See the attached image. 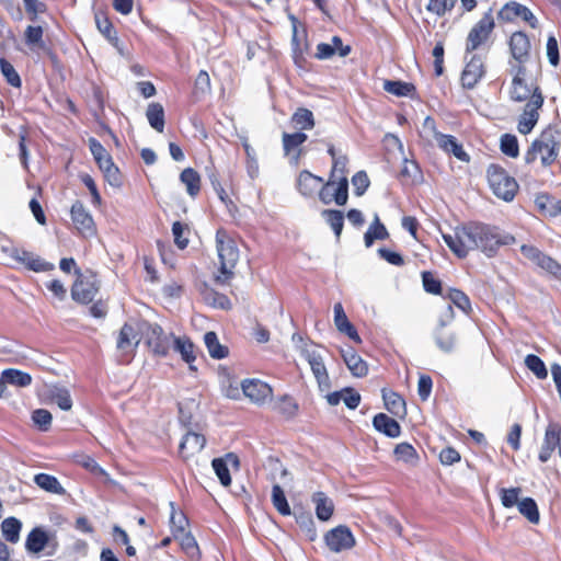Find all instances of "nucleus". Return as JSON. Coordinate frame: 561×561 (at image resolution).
Wrapping results in <instances>:
<instances>
[{"instance_id": "obj_51", "label": "nucleus", "mask_w": 561, "mask_h": 561, "mask_svg": "<svg viewBox=\"0 0 561 561\" xmlns=\"http://www.w3.org/2000/svg\"><path fill=\"white\" fill-rule=\"evenodd\" d=\"M190 229L187 225H183L180 221H175L172 225V233L174 237V243L179 249H185L188 244V238L185 234H188Z\"/></svg>"}, {"instance_id": "obj_17", "label": "nucleus", "mask_w": 561, "mask_h": 561, "mask_svg": "<svg viewBox=\"0 0 561 561\" xmlns=\"http://www.w3.org/2000/svg\"><path fill=\"white\" fill-rule=\"evenodd\" d=\"M513 58L519 64H526L530 57V39L522 31L514 32L508 42Z\"/></svg>"}, {"instance_id": "obj_11", "label": "nucleus", "mask_w": 561, "mask_h": 561, "mask_svg": "<svg viewBox=\"0 0 561 561\" xmlns=\"http://www.w3.org/2000/svg\"><path fill=\"white\" fill-rule=\"evenodd\" d=\"M520 251L525 257L535 263L538 267L554 277H561V265L552 257L546 255L533 245H522Z\"/></svg>"}, {"instance_id": "obj_28", "label": "nucleus", "mask_w": 561, "mask_h": 561, "mask_svg": "<svg viewBox=\"0 0 561 561\" xmlns=\"http://www.w3.org/2000/svg\"><path fill=\"white\" fill-rule=\"evenodd\" d=\"M312 502L316 505V515L322 520H329L334 512L333 501L324 492H316L312 495Z\"/></svg>"}, {"instance_id": "obj_56", "label": "nucleus", "mask_w": 561, "mask_h": 561, "mask_svg": "<svg viewBox=\"0 0 561 561\" xmlns=\"http://www.w3.org/2000/svg\"><path fill=\"white\" fill-rule=\"evenodd\" d=\"M456 3V0H430L426 9L427 11L442 16L447 11H450Z\"/></svg>"}, {"instance_id": "obj_2", "label": "nucleus", "mask_w": 561, "mask_h": 561, "mask_svg": "<svg viewBox=\"0 0 561 561\" xmlns=\"http://www.w3.org/2000/svg\"><path fill=\"white\" fill-rule=\"evenodd\" d=\"M561 147V133L558 128L548 126L540 136L533 141L525 153V162L533 163L537 154H540L541 163L545 167L551 165L558 158Z\"/></svg>"}, {"instance_id": "obj_14", "label": "nucleus", "mask_w": 561, "mask_h": 561, "mask_svg": "<svg viewBox=\"0 0 561 561\" xmlns=\"http://www.w3.org/2000/svg\"><path fill=\"white\" fill-rule=\"evenodd\" d=\"M557 447L559 456L561 457V425L550 423L545 432L543 443L538 456L539 460L547 462Z\"/></svg>"}, {"instance_id": "obj_50", "label": "nucleus", "mask_w": 561, "mask_h": 561, "mask_svg": "<svg viewBox=\"0 0 561 561\" xmlns=\"http://www.w3.org/2000/svg\"><path fill=\"white\" fill-rule=\"evenodd\" d=\"M51 400L64 411H69L72 408V399L66 388H55L51 391Z\"/></svg>"}, {"instance_id": "obj_27", "label": "nucleus", "mask_w": 561, "mask_h": 561, "mask_svg": "<svg viewBox=\"0 0 561 561\" xmlns=\"http://www.w3.org/2000/svg\"><path fill=\"white\" fill-rule=\"evenodd\" d=\"M342 357L353 376L360 378L367 375L366 362L352 347L343 350Z\"/></svg>"}, {"instance_id": "obj_13", "label": "nucleus", "mask_w": 561, "mask_h": 561, "mask_svg": "<svg viewBox=\"0 0 561 561\" xmlns=\"http://www.w3.org/2000/svg\"><path fill=\"white\" fill-rule=\"evenodd\" d=\"M485 75L484 58L472 55L461 73V83L466 89H473Z\"/></svg>"}, {"instance_id": "obj_15", "label": "nucleus", "mask_w": 561, "mask_h": 561, "mask_svg": "<svg viewBox=\"0 0 561 561\" xmlns=\"http://www.w3.org/2000/svg\"><path fill=\"white\" fill-rule=\"evenodd\" d=\"M242 391L251 402L255 404H263L272 397V388L259 379H245L241 383Z\"/></svg>"}, {"instance_id": "obj_58", "label": "nucleus", "mask_w": 561, "mask_h": 561, "mask_svg": "<svg viewBox=\"0 0 561 561\" xmlns=\"http://www.w3.org/2000/svg\"><path fill=\"white\" fill-rule=\"evenodd\" d=\"M170 506L172 508L170 522L174 531V535L176 534H183L185 531V528L187 526V518L182 512H175L174 504L171 502Z\"/></svg>"}, {"instance_id": "obj_55", "label": "nucleus", "mask_w": 561, "mask_h": 561, "mask_svg": "<svg viewBox=\"0 0 561 561\" xmlns=\"http://www.w3.org/2000/svg\"><path fill=\"white\" fill-rule=\"evenodd\" d=\"M435 341L437 346L446 353H449L454 350L456 339L455 335L450 332H444L442 330H437L435 333Z\"/></svg>"}, {"instance_id": "obj_41", "label": "nucleus", "mask_w": 561, "mask_h": 561, "mask_svg": "<svg viewBox=\"0 0 561 561\" xmlns=\"http://www.w3.org/2000/svg\"><path fill=\"white\" fill-rule=\"evenodd\" d=\"M321 215L334 231L335 237L339 239L344 226L343 213L336 209H324L322 210Z\"/></svg>"}, {"instance_id": "obj_47", "label": "nucleus", "mask_w": 561, "mask_h": 561, "mask_svg": "<svg viewBox=\"0 0 561 561\" xmlns=\"http://www.w3.org/2000/svg\"><path fill=\"white\" fill-rule=\"evenodd\" d=\"M307 140V135L297 131L294 134L284 133L283 134V148L285 154H289L291 151L297 149L300 145H302Z\"/></svg>"}, {"instance_id": "obj_9", "label": "nucleus", "mask_w": 561, "mask_h": 561, "mask_svg": "<svg viewBox=\"0 0 561 561\" xmlns=\"http://www.w3.org/2000/svg\"><path fill=\"white\" fill-rule=\"evenodd\" d=\"M324 541L332 552H341L352 549L356 541L347 526L340 525L324 535Z\"/></svg>"}, {"instance_id": "obj_16", "label": "nucleus", "mask_w": 561, "mask_h": 561, "mask_svg": "<svg viewBox=\"0 0 561 561\" xmlns=\"http://www.w3.org/2000/svg\"><path fill=\"white\" fill-rule=\"evenodd\" d=\"M206 445L204 435L188 431L182 438L179 446V455L184 461H188L199 454Z\"/></svg>"}, {"instance_id": "obj_7", "label": "nucleus", "mask_w": 561, "mask_h": 561, "mask_svg": "<svg viewBox=\"0 0 561 561\" xmlns=\"http://www.w3.org/2000/svg\"><path fill=\"white\" fill-rule=\"evenodd\" d=\"M317 195L324 205L335 202L336 205L344 206L348 199L347 176L339 178L337 180L329 179L327 183L322 181Z\"/></svg>"}, {"instance_id": "obj_23", "label": "nucleus", "mask_w": 561, "mask_h": 561, "mask_svg": "<svg viewBox=\"0 0 561 561\" xmlns=\"http://www.w3.org/2000/svg\"><path fill=\"white\" fill-rule=\"evenodd\" d=\"M435 138L439 148L445 152L453 153L460 161L469 162V154L463 150L462 146L457 141L456 137L437 133Z\"/></svg>"}, {"instance_id": "obj_10", "label": "nucleus", "mask_w": 561, "mask_h": 561, "mask_svg": "<svg viewBox=\"0 0 561 561\" xmlns=\"http://www.w3.org/2000/svg\"><path fill=\"white\" fill-rule=\"evenodd\" d=\"M99 291V282L94 275H80L71 288L72 299L80 304L91 302Z\"/></svg>"}, {"instance_id": "obj_52", "label": "nucleus", "mask_w": 561, "mask_h": 561, "mask_svg": "<svg viewBox=\"0 0 561 561\" xmlns=\"http://www.w3.org/2000/svg\"><path fill=\"white\" fill-rule=\"evenodd\" d=\"M0 69L8 83L14 88L21 87V78L11 62L4 58L0 59Z\"/></svg>"}, {"instance_id": "obj_53", "label": "nucleus", "mask_w": 561, "mask_h": 561, "mask_svg": "<svg viewBox=\"0 0 561 561\" xmlns=\"http://www.w3.org/2000/svg\"><path fill=\"white\" fill-rule=\"evenodd\" d=\"M394 456L397 460L413 462L417 458L415 448L409 443H400L396 446Z\"/></svg>"}, {"instance_id": "obj_36", "label": "nucleus", "mask_w": 561, "mask_h": 561, "mask_svg": "<svg viewBox=\"0 0 561 561\" xmlns=\"http://www.w3.org/2000/svg\"><path fill=\"white\" fill-rule=\"evenodd\" d=\"M204 342L208 350L209 355L213 358L221 359V358L227 357L228 347L219 343V340L215 332H213V331L207 332L204 335Z\"/></svg>"}, {"instance_id": "obj_37", "label": "nucleus", "mask_w": 561, "mask_h": 561, "mask_svg": "<svg viewBox=\"0 0 561 561\" xmlns=\"http://www.w3.org/2000/svg\"><path fill=\"white\" fill-rule=\"evenodd\" d=\"M291 123L295 128L300 130H307L314 127V116L313 113L306 108L299 107L291 116Z\"/></svg>"}, {"instance_id": "obj_64", "label": "nucleus", "mask_w": 561, "mask_h": 561, "mask_svg": "<svg viewBox=\"0 0 561 561\" xmlns=\"http://www.w3.org/2000/svg\"><path fill=\"white\" fill-rule=\"evenodd\" d=\"M101 171L104 173V178L110 185L119 187L122 185V179L118 168L112 162L103 168Z\"/></svg>"}, {"instance_id": "obj_63", "label": "nucleus", "mask_w": 561, "mask_h": 561, "mask_svg": "<svg viewBox=\"0 0 561 561\" xmlns=\"http://www.w3.org/2000/svg\"><path fill=\"white\" fill-rule=\"evenodd\" d=\"M347 162L348 159L346 156H339L337 158H334L329 179L337 180L339 178L346 176Z\"/></svg>"}, {"instance_id": "obj_6", "label": "nucleus", "mask_w": 561, "mask_h": 561, "mask_svg": "<svg viewBox=\"0 0 561 561\" xmlns=\"http://www.w3.org/2000/svg\"><path fill=\"white\" fill-rule=\"evenodd\" d=\"M495 27L492 9L472 26L466 39V54H471L485 45Z\"/></svg>"}, {"instance_id": "obj_35", "label": "nucleus", "mask_w": 561, "mask_h": 561, "mask_svg": "<svg viewBox=\"0 0 561 561\" xmlns=\"http://www.w3.org/2000/svg\"><path fill=\"white\" fill-rule=\"evenodd\" d=\"M149 125L158 133L164 128V110L160 103H150L146 112Z\"/></svg>"}, {"instance_id": "obj_4", "label": "nucleus", "mask_w": 561, "mask_h": 561, "mask_svg": "<svg viewBox=\"0 0 561 561\" xmlns=\"http://www.w3.org/2000/svg\"><path fill=\"white\" fill-rule=\"evenodd\" d=\"M489 185L495 196L505 202L514 199L518 184L514 178L510 176L506 171L496 164H491L486 171Z\"/></svg>"}, {"instance_id": "obj_1", "label": "nucleus", "mask_w": 561, "mask_h": 561, "mask_svg": "<svg viewBox=\"0 0 561 561\" xmlns=\"http://www.w3.org/2000/svg\"><path fill=\"white\" fill-rule=\"evenodd\" d=\"M450 251L459 259L468 256L470 251L479 250L488 257L496 254L502 245L515 242L510 233H501L499 228L483 222L471 221L455 227L453 233H443Z\"/></svg>"}, {"instance_id": "obj_19", "label": "nucleus", "mask_w": 561, "mask_h": 561, "mask_svg": "<svg viewBox=\"0 0 561 561\" xmlns=\"http://www.w3.org/2000/svg\"><path fill=\"white\" fill-rule=\"evenodd\" d=\"M322 178L314 175L308 170H302L298 174L296 187L304 197L314 198L322 185Z\"/></svg>"}, {"instance_id": "obj_26", "label": "nucleus", "mask_w": 561, "mask_h": 561, "mask_svg": "<svg viewBox=\"0 0 561 561\" xmlns=\"http://www.w3.org/2000/svg\"><path fill=\"white\" fill-rule=\"evenodd\" d=\"M49 534L42 527L33 528L25 540V549L31 553H39L49 543Z\"/></svg>"}, {"instance_id": "obj_45", "label": "nucleus", "mask_w": 561, "mask_h": 561, "mask_svg": "<svg viewBox=\"0 0 561 561\" xmlns=\"http://www.w3.org/2000/svg\"><path fill=\"white\" fill-rule=\"evenodd\" d=\"M272 503L277 512L284 516L291 514L290 506L280 485L275 484L272 489Z\"/></svg>"}, {"instance_id": "obj_44", "label": "nucleus", "mask_w": 561, "mask_h": 561, "mask_svg": "<svg viewBox=\"0 0 561 561\" xmlns=\"http://www.w3.org/2000/svg\"><path fill=\"white\" fill-rule=\"evenodd\" d=\"M518 511L524 515L531 524H538L540 519L538 506L534 499L524 497L518 503Z\"/></svg>"}, {"instance_id": "obj_39", "label": "nucleus", "mask_w": 561, "mask_h": 561, "mask_svg": "<svg viewBox=\"0 0 561 561\" xmlns=\"http://www.w3.org/2000/svg\"><path fill=\"white\" fill-rule=\"evenodd\" d=\"M383 90L397 96H413L415 87L409 82L385 80Z\"/></svg>"}, {"instance_id": "obj_12", "label": "nucleus", "mask_w": 561, "mask_h": 561, "mask_svg": "<svg viewBox=\"0 0 561 561\" xmlns=\"http://www.w3.org/2000/svg\"><path fill=\"white\" fill-rule=\"evenodd\" d=\"M497 16L504 22H512L516 18H520L523 21L527 22L530 27L536 28L538 26V20L534 13L526 5L516 1H511L503 5Z\"/></svg>"}, {"instance_id": "obj_25", "label": "nucleus", "mask_w": 561, "mask_h": 561, "mask_svg": "<svg viewBox=\"0 0 561 561\" xmlns=\"http://www.w3.org/2000/svg\"><path fill=\"white\" fill-rule=\"evenodd\" d=\"M373 425L376 431L391 438L399 437L401 434L400 424L385 413L376 414L373 420Z\"/></svg>"}, {"instance_id": "obj_30", "label": "nucleus", "mask_w": 561, "mask_h": 561, "mask_svg": "<svg viewBox=\"0 0 561 561\" xmlns=\"http://www.w3.org/2000/svg\"><path fill=\"white\" fill-rule=\"evenodd\" d=\"M34 483L46 492L64 495L66 494L65 488L60 484L58 479L47 473H37L34 476Z\"/></svg>"}, {"instance_id": "obj_3", "label": "nucleus", "mask_w": 561, "mask_h": 561, "mask_svg": "<svg viewBox=\"0 0 561 561\" xmlns=\"http://www.w3.org/2000/svg\"><path fill=\"white\" fill-rule=\"evenodd\" d=\"M216 248L220 263V274L216 276V280L220 284H226L234 275L233 268L239 261V250L234 240L222 228L216 232Z\"/></svg>"}, {"instance_id": "obj_48", "label": "nucleus", "mask_w": 561, "mask_h": 561, "mask_svg": "<svg viewBox=\"0 0 561 561\" xmlns=\"http://www.w3.org/2000/svg\"><path fill=\"white\" fill-rule=\"evenodd\" d=\"M501 150L511 158H517L519 154L517 137L512 134H504L501 137Z\"/></svg>"}, {"instance_id": "obj_5", "label": "nucleus", "mask_w": 561, "mask_h": 561, "mask_svg": "<svg viewBox=\"0 0 561 561\" xmlns=\"http://www.w3.org/2000/svg\"><path fill=\"white\" fill-rule=\"evenodd\" d=\"M140 333L145 339V344L154 356L164 357L171 347V334L157 323L144 322L140 325Z\"/></svg>"}, {"instance_id": "obj_40", "label": "nucleus", "mask_w": 561, "mask_h": 561, "mask_svg": "<svg viewBox=\"0 0 561 561\" xmlns=\"http://www.w3.org/2000/svg\"><path fill=\"white\" fill-rule=\"evenodd\" d=\"M22 523L15 517H8L1 523L2 535L7 541L15 543L20 539Z\"/></svg>"}, {"instance_id": "obj_38", "label": "nucleus", "mask_w": 561, "mask_h": 561, "mask_svg": "<svg viewBox=\"0 0 561 561\" xmlns=\"http://www.w3.org/2000/svg\"><path fill=\"white\" fill-rule=\"evenodd\" d=\"M294 516L296 518L297 524L301 528V530L305 533L306 537L313 541L317 538V530L314 526V522L312 518V515L309 512H294Z\"/></svg>"}, {"instance_id": "obj_29", "label": "nucleus", "mask_w": 561, "mask_h": 561, "mask_svg": "<svg viewBox=\"0 0 561 561\" xmlns=\"http://www.w3.org/2000/svg\"><path fill=\"white\" fill-rule=\"evenodd\" d=\"M382 399L386 409L394 416L403 417L407 414L405 401L399 393L382 389Z\"/></svg>"}, {"instance_id": "obj_62", "label": "nucleus", "mask_w": 561, "mask_h": 561, "mask_svg": "<svg viewBox=\"0 0 561 561\" xmlns=\"http://www.w3.org/2000/svg\"><path fill=\"white\" fill-rule=\"evenodd\" d=\"M352 184L354 186V193L357 196H362L369 186V179L365 171H358L352 178Z\"/></svg>"}, {"instance_id": "obj_57", "label": "nucleus", "mask_w": 561, "mask_h": 561, "mask_svg": "<svg viewBox=\"0 0 561 561\" xmlns=\"http://www.w3.org/2000/svg\"><path fill=\"white\" fill-rule=\"evenodd\" d=\"M33 422L39 427L41 431H48L51 424V413L45 409H37L32 413Z\"/></svg>"}, {"instance_id": "obj_34", "label": "nucleus", "mask_w": 561, "mask_h": 561, "mask_svg": "<svg viewBox=\"0 0 561 561\" xmlns=\"http://www.w3.org/2000/svg\"><path fill=\"white\" fill-rule=\"evenodd\" d=\"M1 376L4 386L5 383H10L16 387H27L32 383L31 375L19 369H4Z\"/></svg>"}, {"instance_id": "obj_32", "label": "nucleus", "mask_w": 561, "mask_h": 561, "mask_svg": "<svg viewBox=\"0 0 561 561\" xmlns=\"http://www.w3.org/2000/svg\"><path fill=\"white\" fill-rule=\"evenodd\" d=\"M389 237L386 227L381 224L378 215H375L374 221L364 234L365 245L370 248L375 240H385Z\"/></svg>"}, {"instance_id": "obj_49", "label": "nucleus", "mask_w": 561, "mask_h": 561, "mask_svg": "<svg viewBox=\"0 0 561 561\" xmlns=\"http://www.w3.org/2000/svg\"><path fill=\"white\" fill-rule=\"evenodd\" d=\"M525 365L527 368L533 371L537 378L545 379L548 376V371L545 363L534 354H529L525 358Z\"/></svg>"}, {"instance_id": "obj_43", "label": "nucleus", "mask_w": 561, "mask_h": 561, "mask_svg": "<svg viewBox=\"0 0 561 561\" xmlns=\"http://www.w3.org/2000/svg\"><path fill=\"white\" fill-rule=\"evenodd\" d=\"M89 148L100 169L113 162L110 153L95 138H90Z\"/></svg>"}, {"instance_id": "obj_60", "label": "nucleus", "mask_w": 561, "mask_h": 561, "mask_svg": "<svg viewBox=\"0 0 561 561\" xmlns=\"http://www.w3.org/2000/svg\"><path fill=\"white\" fill-rule=\"evenodd\" d=\"M448 298L451 304L456 305L462 311L467 312L470 309V300L468 296L461 290L450 288L448 290Z\"/></svg>"}, {"instance_id": "obj_46", "label": "nucleus", "mask_w": 561, "mask_h": 561, "mask_svg": "<svg viewBox=\"0 0 561 561\" xmlns=\"http://www.w3.org/2000/svg\"><path fill=\"white\" fill-rule=\"evenodd\" d=\"M204 300L216 308L228 310L231 308V301L224 295L215 291L214 289H206L204 291Z\"/></svg>"}, {"instance_id": "obj_31", "label": "nucleus", "mask_w": 561, "mask_h": 561, "mask_svg": "<svg viewBox=\"0 0 561 561\" xmlns=\"http://www.w3.org/2000/svg\"><path fill=\"white\" fill-rule=\"evenodd\" d=\"M174 350L181 354V357L184 362L190 365L191 370H196V367L193 365L196 356H195V346L194 344L185 337H174Z\"/></svg>"}, {"instance_id": "obj_59", "label": "nucleus", "mask_w": 561, "mask_h": 561, "mask_svg": "<svg viewBox=\"0 0 561 561\" xmlns=\"http://www.w3.org/2000/svg\"><path fill=\"white\" fill-rule=\"evenodd\" d=\"M400 175L407 180H411L412 182H417L422 178L420 168L416 162L410 161L408 159H404L403 161Z\"/></svg>"}, {"instance_id": "obj_54", "label": "nucleus", "mask_w": 561, "mask_h": 561, "mask_svg": "<svg viewBox=\"0 0 561 561\" xmlns=\"http://www.w3.org/2000/svg\"><path fill=\"white\" fill-rule=\"evenodd\" d=\"M519 488L501 489L500 499L504 507L511 508L515 505L518 506L519 500Z\"/></svg>"}, {"instance_id": "obj_21", "label": "nucleus", "mask_w": 561, "mask_h": 561, "mask_svg": "<svg viewBox=\"0 0 561 561\" xmlns=\"http://www.w3.org/2000/svg\"><path fill=\"white\" fill-rule=\"evenodd\" d=\"M229 465L234 468L239 467V458L237 455L230 453L227 454L225 458H215L211 461L213 469L224 486H228L231 483V477L228 468Z\"/></svg>"}, {"instance_id": "obj_22", "label": "nucleus", "mask_w": 561, "mask_h": 561, "mask_svg": "<svg viewBox=\"0 0 561 561\" xmlns=\"http://www.w3.org/2000/svg\"><path fill=\"white\" fill-rule=\"evenodd\" d=\"M139 333L140 329L136 330L131 323L126 322L119 331L117 348L123 352L134 351L140 342Z\"/></svg>"}, {"instance_id": "obj_18", "label": "nucleus", "mask_w": 561, "mask_h": 561, "mask_svg": "<svg viewBox=\"0 0 561 561\" xmlns=\"http://www.w3.org/2000/svg\"><path fill=\"white\" fill-rule=\"evenodd\" d=\"M70 213L71 219L80 233L84 236H92L94 233L93 218L80 201H77L71 206Z\"/></svg>"}, {"instance_id": "obj_33", "label": "nucleus", "mask_w": 561, "mask_h": 561, "mask_svg": "<svg viewBox=\"0 0 561 561\" xmlns=\"http://www.w3.org/2000/svg\"><path fill=\"white\" fill-rule=\"evenodd\" d=\"M180 181L185 185L191 197H195L201 191V176L192 168L184 169L180 174Z\"/></svg>"}, {"instance_id": "obj_20", "label": "nucleus", "mask_w": 561, "mask_h": 561, "mask_svg": "<svg viewBox=\"0 0 561 561\" xmlns=\"http://www.w3.org/2000/svg\"><path fill=\"white\" fill-rule=\"evenodd\" d=\"M305 356L310 365V368L318 381L320 389H329L330 379L322 356L314 351L308 350L305 351Z\"/></svg>"}, {"instance_id": "obj_8", "label": "nucleus", "mask_w": 561, "mask_h": 561, "mask_svg": "<svg viewBox=\"0 0 561 561\" xmlns=\"http://www.w3.org/2000/svg\"><path fill=\"white\" fill-rule=\"evenodd\" d=\"M543 105L542 93L536 92V94L526 103L523 114L518 119L517 129L520 134H529L539 118V110Z\"/></svg>"}, {"instance_id": "obj_42", "label": "nucleus", "mask_w": 561, "mask_h": 561, "mask_svg": "<svg viewBox=\"0 0 561 561\" xmlns=\"http://www.w3.org/2000/svg\"><path fill=\"white\" fill-rule=\"evenodd\" d=\"M273 410L289 419L296 414L298 404L291 397L282 396L274 402Z\"/></svg>"}, {"instance_id": "obj_61", "label": "nucleus", "mask_w": 561, "mask_h": 561, "mask_svg": "<svg viewBox=\"0 0 561 561\" xmlns=\"http://www.w3.org/2000/svg\"><path fill=\"white\" fill-rule=\"evenodd\" d=\"M43 28L41 26H27L25 30V42L27 45L43 47Z\"/></svg>"}, {"instance_id": "obj_24", "label": "nucleus", "mask_w": 561, "mask_h": 561, "mask_svg": "<svg viewBox=\"0 0 561 561\" xmlns=\"http://www.w3.org/2000/svg\"><path fill=\"white\" fill-rule=\"evenodd\" d=\"M536 92L542 93L540 88L534 83H526L525 79L513 78L511 99L516 102H524L530 100Z\"/></svg>"}]
</instances>
